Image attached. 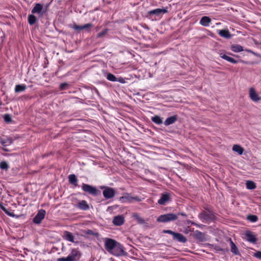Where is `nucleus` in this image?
Segmentation results:
<instances>
[{
    "label": "nucleus",
    "mask_w": 261,
    "mask_h": 261,
    "mask_svg": "<svg viewBox=\"0 0 261 261\" xmlns=\"http://www.w3.org/2000/svg\"><path fill=\"white\" fill-rule=\"evenodd\" d=\"M198 218L203 223H209L215 220L216 217L214 213L208 210H203L198 214Z\"/></svg>",
    "instance_id": "nucleus-1"
},
{
    "label": "nucleus",
    "mask_w": 261,
    "mask_h": 261,
    "mask_svg": "<svg viewBox=\"0 0 261 261\" xmlns=\"http://www.w3.org/2000/svg\"><path fill=\"white\" fill-rule=\"evenodd\" d=\"M119 200L121 203H133L134 201H141V198L138 196H133L131 194L125 193L123 196L119 198Z\"/></svg>",
    "instance_id": "nucleus-2"
},
{
    "label": "nucleus",
    "mask_w": 261,
    "mask_h": 261,
    "mask_svg": "<svg viewBox=\"0 0 261 261\" xmlns=\"http://www.w3.org/2000/svg\"><path fill=\"white\" fill-rule=\"evenodd\" d=\"M80 252L76 249H72L71 253L66 257L59 258L57 261H75L79 259Z\"/></svg>",
    "instance_id": "nucleus-3"
},
{
    "label": "nucleus",
    "mask_w": 261,
    "mask_h": 261,
    "mask_svg": "<svg viewBox=\"0 0 261 261\" xmlns=\"http://www.w3.org/2000/svg\"><path fill=\"white\" fill-rule=\"evenodd\" d=\"M178 218V215L173 213H168L164 215H162L158 217L157 221L162 223H167L171 221H173Z\"/></svg>",
    "instance_id": "nucleus-4"
},
{
    "label": "nucleus",
    "mask_w": 261,
    "mask_h": 261,
    "mask_svg": "<svg viewBox=\"0 0 261 261\" xmlns=\"http://www.w3.org/2000/svg\"><path fill=\"white\" fill-rule=\"evenodd\" d=\"M117 243V242L115 240L112 239L106 238L105 239V249L109 253H111Z\"/></svg>",
    "instance_id": "nucleus-5"
},
{
    "label": "nucleus",
    "mask_w": 261,
    "mask_h": 261,
    "mask_svg": "<svg viewBox=\"0 0 261 261\" xmlns=\"http://www.w3.org/2000/svg\"><path fill=\"white\" fill-rule=\"evenodd\" d=\"M171 201V195L170 193L164 192L161 194L160 198L158 200V203L160 205H165Z\"/></svg>",
    "instance_id": "nucleus-6"
},
{
    "label": "nucleus",
    "mask_w": 261,
    "mask_h": 261,
    "mask_svg": "<svg viewBox=\"0 0 261 261\" xmlns=\"http://www.w3.org/2000/svg\"><path fill=\"white\" fill-rule=\"evenodd\" d=\"M101 189H103L102 194L106 199H110L115 196V191L113 188L108 187H102Z\"/></svg>",
    "instance_id": "nucleus-7"
},
{
    "label": "nucleus",
    "mask_w": 261,
    "mask_h": 261,
    "mask_svg": "<svg viewBox=\"0 0 261 261\" xmlns=\"http://www.w3.org/2000/svg\"><path fill=\"white\" fill-rule=\"evenodd\" d=\"M168 12V8L167 7L163 8L162 9L158 8L148 11L147 16H150L152 15H155L157 16H160L163 14Z\"/></svg>",
    "instance_id": "nucleus-8"
},
{
    "label": "nucleus",
    "mask_w": 261,
    "mask_h": 261,
    "mask_svg": "<svg viewBox=\"0 0 261 261\" xmlns=\"http://www.w3.org/2000/svg\"><path fill=\"white\" fill-rule=\"evenodd\" d=\"M249 97L252 101L255 102H257L261 100V97L253 87H251L249 89Z\"/></svg>",
    "instance_id": "nucleus-9"
},
{
    "label": "nucleus",
    "mask_w": 261,
    "mask_h": 261,
    "mask_svg": "<svg viewBox=\"0 0 261 261\" xmlns=\"http://www.w3.org/2000/svg\"><path fill=\"white\" fill-rule=\"evenodd\" d=\"M123 246L118 242L117 243L111 254L115 256H121L124 254Z\"/></svg>",
    "instance_id": "nucleus-10"
},
{
    "label": "nucleus",
    "mask_w": 261,
    "mask_h": 261,
    "mask_svg": "<svg viewBox=\"0 0 261 261\" xmlns=\"http://www.w3.org/2000/svg\"><path fill=\"white\" fill-rule=\"evenodd\" d=\"M45 211L41 209L38 211L36 215L33 219V222L35 224H40L42 220L44 218L45 215Z\"/></svg>",
    "instance_id": "nucleus-11"
},
{
    "label": "nucleus",
    "mask_w": 261,
    "mask_h": 261,
    "mask_svg": "<svg viewBox=\"0 0 261 261\" xmlns=\"http://www.w3.org/2000/svg\"><path fill=\"white\" fill-rule=\"evenodd\" d=\"M82 190L93 195H96L97 194V189L96 188L92 187L90 185L83 184L82 186Z\"/></svg>",
    "instance_id": "nucleus-12"
},
{
    "label": "nucleus",
    "mask_w": 261,
    "mask_h": 261,
    "mask_svg": "<svg viewBox=\"0 0 261 261\" xmlns=\"http://www.w3.org/2000/svg\"><path fill=\"white\" fill-rule=\"evenodd\" d=\"M220 57L221 58L226 60L227 61L230 62L231 63H233V64H237L239 62L245 64H248L249 63L248 62L244 61L242 60H240L239 61H237V60H235L234 59H233L231 57H230L226 55L225 54H223L222 53L220 54Z\"/></svg>",
    "instance_id": "nucleus-13"
},
{
    "label": "nucleus",
    "mask_w": 261,
    "mask_h": 261,
    "mask_svg": "<svg viewBox=\"0 0 261 261\" xmlns=\"http://www.w3.org/2000/svg\"><path fill=\"white\" fill-rule=\"evenodd\" d=\"M217 33L220 36L225 39H229L232 36L228 29L218 30Z\"/></svg>",
    "instance_id": "nucleus-14"
},
{
    "label": "nucleus",
    "mask_w": 261,
    "mask_h": 261,
    "mask_svg": "<svg viewBox=\"0 0 261 261\" xmlns=\"http://www.w3.org/2000/svg\"><path fill=\"white\" fill-rule=\"evenodd\" d=\"M124 222V218L122 215H118L114 217L113 223L115 226H121Z\"/></svg>",
    "instance_id": "nucleus-15"
},
{
    "label": "nucleus",
    "mask_w": 261,
    "mask_h": 261,
    "mask_svg": "<svg viewBox=\"0 0 261 261\" xmlns=\"http://www.w3.org/2000/svg\"><path fill=\"white\" fill-rule=\"evenodd\" d=\"M63 238L69 242L73 243L74 242V237L73 234L68 231H64L63 232Z\"/></svg>",
    "instance_id": "nucleus-16"
},
{
    "label": "nucleus",
    "mask_w": 261,
    "mask_h": 261,
    "mask_svg": "<svg viewBox=\"0 0 261 261\" xmlns=\"http://www.w3.org/2000/svg\"><path fill=\"white\" fill-rule=\"evenodd\" d=\"M195 238L200 242H203L206 241L205 234L199 230H196L194 234Z\"/></svg>",
    "instance_id": "nucleus-17"
},
{
    "label": "nucleus",
    "mask_w": 261,
    "mask_h": 261,
    "mask_svg": "<svg viewBox=\"0 0 261 261\" xmlns=\"http://www.w3.org/2000/svg\"><path fill=\"white\" fill-rule=\"evenodd\" d=\"M211 19L208 16H203L200 21L199 23L204 27H208L210 25V23L211 22Z\"/></svg>",
    "instance_id": "nucleus-18"
},
{
    "label": "nucleus",
    "mask_w": 261,
    "mask_h": 261,
    "mask_svg": "<svg viewBox=\"0 0 261 261\" xmlns=\"http://www.w3.org/2000/svg\"><path fill=\"white\" fill-rule=\"evenodd\" d=\"M245 236L249 242L254 243L257 241L256 237L249 231L246 232Z\"/></svg>",
    "instance_id": "nucleus-19"
},
{
    "label": "nucleus",
    "mask_w": 261,
    "mask_h": 261,
    "mask_svg": "<svg viewBox=\"0 0 261 261\" xmlns=\"http://www.w3.org/2000/svg\"><path fill=\"white\" fill-rule=\"evenodd\" d=\"M229 241L230 242L231 252L235 255H240V252L239 251L238 247L235 245V244L233 242V241L231 240V239H229Z\"/></svg>",
    "instance_id": "nucleus-20"
},
{
    "label": "nucleus",
    "mask_w": 261,
    "mask_h": 261,
    "mask_svg": "<svg viewBox=\"0 0 261 261\" xmlns=\"http://www.w3.org/2000/svg\"><path fill=\"white\" fill-rule=\"evenodd\" d=\"M77 207L82 210H87L89 206L85 200H82L77 203Z\"/></svg>",
    "instance_id": "nucleus-21"
},
{
    "label": "nucleus",
    "mask_w": 261,
    "mask_h": 261,
    "mask_svg": "<svg viewBox=\"0 0 261 261\" xmlns=\"http://www.w3.org/2000/svg\"><path fill=\"white\" fill-rule=\"evenodd\" d=\"M43 9V6L41 4L37 3L36 4L33 8L32 9L31 12L32 14L39 13L41 12Z\"/></svg>",
    "instance_id": "nucleus-22"
},
{
    "label": "nucleus",
    "mask_w": 261,
    "mask_h": 261,
    "mask_svg": "<svg viewBox=\"0 0 261 261\" xmlns=\"http://www.w3.org/2000/svg\"><path fill=\"white\" fill-rule=\"evenodd\" d=\"M232 149L233 151L237 152L239 155L242 154L244 151V148L241 145L238 144L234 145Z\"/></svg>",
    "instance_id": "nucleus-23"
},
{
    "label": "nucleus",
    "mask_w": 261,
    "mask_h": 261,
    "mask_svg": "<svg viewBox=\"0 0 261 261\" xmlns=\"http://www.w3.org/2000/svg\"><path fill=\"white\" fill-rule=\"evenodd\" d=\"M230 48L234 53H239L244 50L243 46L240 44H232L231 45Z\"/></svg>",
    "instance_id": "nucleus-24"
},
{
    "label": "nucleus",
    "mask_w": 261,
    "mask_h": 261,
    "mask_svg": "<svg viewBox=\"0 0 261 261\" xmlns=\"http://www.w3.org/2000/svg\"><path fill=\"white\" fill-rule=\"evenodd\" d=\"M163 232L165 233H169L172 234L173 236V238L174 239H176L177 240L179 241V233L174 232L170 230H164Z\"/></svg>",
    "instance_id": "nucleus-25"
},
{
    "label": "nucleus",
    "mask_w": 261,
    "mask_h": 261,
    "mask_svg": "<svg viewBox=\"0 0 261 261\" xmlns=\"http://www.w3.org/2000/svg\"><path fill=\"white\" fill-rule=\"evenodd\" d=\"M176 116H174L169 117L166 119V120L164 122V124L166 126L170 125L171 124L174 123L176 121Z\"/></svg>",
    "instance_id": "nucleus-26"
},
{
    "label": "nucleus",
    "mask_w": 261,
    "mask_h": 261,
    "mask_svg": "<svg viewBox=\"0 0 261 261\" xmlns=\"http://www.w3.org/2000/svg\"><path fill=\"white\" fill-rule=\"evenodd\" d=\"M27 89V86L24 84L17 85L15 87V92L16 93L24 91Z\"/></svg>",
    "instance_id": "nucleus-27"
},
{
    "label": "nucleus",
    "mask_w": 261,
    "mask_h": 261,
    "mask_svg": "<svg viewBox=\"0 0 261 261\" xmlns=\"http://www.w3.org/2000/svg\"><path fill=\"white\" fill-rule=\"evenodd\" d=\"M133 218L136 220L138 223L140 224H144L145 221L137 213H134L133 215Z\"/></svg>",
    "instance_id": "nucleus-28"
},
{
    "label": "nucleus",
    "mask_w": 261,
    "mask_h": 261,
    "mask_svg": "<svg viewBox=\"0 0 261 261\" xmlns=\"http://www.w3.org/2000/svg\"><path fill=\"white\" fill-rule=\"evenodd\" d=\"M151 120L152 122H153L154 123L156 124H161L163 123V119L162 118L160 117L159 116L155 115L153 117H151Z\"/></svg>",
    "instance_id": "nucleus-29"
},
{
    "label": "nucleus",
    "mask_w": 261,
    "mask_h": 261,
    "mask_svg": "<svg viewBox=\"0 0 261 261\" xmlns=\"http://www.w3.org/2000/svg\"><path fill=\"white\" fill-rule=\"evenodd\" d=\"M246 186L247 189H249V190H253L256 188L255 184L252 181H250V180L247 181Z\"/></svg>",
    "instance_id": "nucleus-30"
},
{
    "label": "nucleus",
    "mask_w": 261,
    "mask_h": 261,
    "mask_svg": "<svg viewBox=\"0 0 261 261\" xmlns=\"http://www.w3.org/2000/svg\"><path fill=\"white\" fill-rule=\"evenodd\" d=\"M69 181L70 184L76 185L77 178L74 174H70L68 176Z\"/></svg>",
    "instance_id": "nucleus-31"
},
{
    "label": "nucleus",
    "mask_w": 261,
    "mask_h": 261,
    "mask_svg": "<svg viewBox=\"0 0 261 261\" xmlns=\"http://www.w3.org/2000/svg\"><path fill=\"white\" fill-rule=\"evenodd\" d=\"M36 20L37 18L35 15L31 14L28 16V22L30 25H33L35 24Z\"/></svg>",
    "instance_id": "nucleus-32"
},
{
    "label": "nucleus",
    "mask_w": 261,
    "mask_h": 261,
    "mask_svg": "<svg viewBox=\"0 0 261 261\" xmlns=\"http://www.w3.org/2000/svg\"><path fill=\"white\" fill-rule=\"evenodd\" d=\"M106 78L108 80L111 82H116L117 77L111 73H108L106 75Z\"/></svg>",
    "instance_id": "nucleus-33"
},
{
    "label": "nucleus",
    "mask_w": 261,
    "mask_h": 261,
    "mask_svg": "<svg viewBox=\"0 0 261 261\" xmlns=\"http://www.w3.org/2000/svg\"><path fill=\"white\" fill-rule=\"evenodd\" d=\"M108 31H109V29H107V28L105 29L101 32L98 33L97 34L96 37L97 38H101L103 37L107 34Z\"/></svg>",
    "instance_id": "nucleus-34"
},
{
    "label": "nucleus",
    "mask_w": 261,
    "mask_h": 261,
    "mask_svg": "<svg viewBox=\"0 0 261 261\" xmlns=\"http://www.w3.org/2000/svg\"><path fill=\"white\" fill-rule=\"evenodd\" d=\"M247 219L252 222H255L257 221L258 218L256 215H250L248 216Z\"/></svg>",
    "instance_id": "nucleus-35"
},
{
    "label": "nucleus",
    "mask_w": 261,
    "mask_h": 261,
    "mask_svg": "<svg viewBox=\"0 0 261 261\" xmlns=\"http://www.w3.org/2000/svg\"><path fill=\"white\" fill-rule=\"evenodd\" d=\"M0 207L1 208V209L8 216H11V217H14V214H13V213H11V212H9L8 211V210L5 208L4 206H3L2 205H0Z\"/></svg>",
    "instance_id": "nucleus-36"
},
{
    "label": "nucleus",
    "mask_w": 261,
    "mask_h": 261,
    "mask_svg": "<svg viewBox=\"0 0 261 261\" xmlns=\"http://www.w3.org/2000/svg\"><path fill=\"white\" fill-rule=\"evenodd\" d=\"M4 119L7 123H10L12 121V118L9 114H6L4 116Z\"/></svg>",
    "instance_id": "nucleus-37"
},
{
    "label": "nucleus",
    "mask_w": 261,
    "mask_h": 261,
    "mask_svg": "<svg viewBox=\"0 0 261 261\" xmlns=\"http://www.w3.org/2000/svg\"><path fill=\"white\" fill-rule=\"evenodd\" d=\"M2 143L4 146L9 145L12 143V140L11 138H7L6 141H2Z\"/></svg>",
    "instance_id": "nucleus-38"
},
{
    "label": "nucleus",
    "mask_w": 261,
    "mask_h": 261,
    "mask_svg": "<svg viewBox=\"0 0 261 261\" xmlns=\"http://www.w3.org/2000/svg\"><path fill=\"white\" fill-rule=\"evenodd\" d=\"M86 234H89V235H93L95 237H98L99 234L97 232H94L93 231L91 230H88L86 231Z\"/></svg>",
    "instance_id": "nucleus-39"
},
{
    "label": "nucleus",
    "mask_w": 261,
    "mask_h": 261,
    "mask_svg": "<svg viewBox=\"0 0 261 261\" xmlns=\"http://www.w3.org/2000/svg\"><path fill=\"white\" fill-rule=\"evenodd\" d=\"M68 85V84L67 83H61L60 85V89L61 90H65Z\"/></svg>",
    "instance_id": "nucleus-40"
},
{
    "label": "nucleus",
    "mask_w": 261,
    "mask_h": 261,
    "mask_svg": "<svg viewBox=\"0 0 261 261\" xmlns=\"http://www.w3.org/2000/svg\"><path fill=\"white\" fill-rule=\"evenodd\" d=\"M213 249L216 252L223 251V249L221 247H220L219 246H218V245H214Z\"/></svg>",
    "instance_id": "nucleus-41"
},
{
    "label": "nucleus",
    "mask_w": 261,
    "mask_h": 261,
    "mask_svg": "<svg viewBox=\"0 0 261 261\" xmlns=\"http://www.w3.org/2000/svg\"><path fill=\"white\" fill-rule=\"evenodd\" d=\"M92 27H93V24L91 23H87L84 24V25H82L83 30L88 29Z\"/></svg>",
    "instance_id": "nucleus-42"
},
{
    "label": "nucleus",
    "mask_w": 261,
    "mask_h": 261,
    "mask_svg": "<svg viewBox=\"0 0 261 261\" xmlns=\"http://www.w3.org/2000/svg\"><path fill=\"white\" fill-rule=\"evenodd\" d=\"M73 29L75 30H83L82 25H78L74 24L73 26Z\"/></svg>",
    "instance_id": "nucleus-43"
},
{
    "label": "nucleus",
    "mask_w": 261,
    "mask_h": 261,
    "mask_svg": "<svg viewBox=\"0 0 261 261\" xmlns=\"http://www.w3.org/2000/svg\"><path fill=\"white\" fill-rule=\"evenodd\" d=\"M254 256L258 259H261V251H256L254 253Z\"/></svg>",
    "instance_id": "nucleus-44"
},
{
    "label": "nucleus",
    "mask_w": 261,
    "mask_h": 261,
    "mask_svg": "<svg viewBox=\"0 0 261 261\" xmlns=\"http://www.w3.org/2000/svg\"><path fill=\"white\" fill-rule=\"evenodd\" d=\"M0 168L2 169L7 170L9 168L8 164H0Z\"/></svg>",
    "instance_id": "nucleus-45"
},
{
    "label": "nucleus",
    "mask_w": 261,
    "mask_h": 261,
    "mask_svg": "<svg viewBox=\"0 0 261 261\" xmlns=\"http://www.w3.org/2000/svg\"><path fill=\"white\" fill-rule=\"evenodd\" d=\"M116 80H117L116 82H118L120 83L123 84V83H125V82L124 79L121 77H118V78L117 77Z\"/></svg>",
    "instance_id": "nucleus-46"
},
{
    "label": "nucleus",
    "mask_w": 261,
    "mask_h": 261,
    "mask_svg": "<svg viewBox=\"0 0 261 261\" xmlns=\"http://www.w3.org/2000/svg\"><path fill=\"white\" fill-rule=\"evenodd\" d=\"M187 241V239L183 235L180 234V242L185 243Z\"/></svg>",
    "instance_id": "nucleus-47"
},
{
    "label": "nucleus",
    "mask_w": 261,
    "mask_h": 261,
    "mask_svg": "<svg viewBox=\"0 0 261 261\" xmlns=\"http://www.w3.org/2000/svg\"><path fill=\"white\" fill-rule=\"evenodd\" d=\"M191 224H193L195 225H196V224H195L194 223L190 221H187V222H186V225L188 227H189V226H190V225Z\"/></svg>",
    "instance_id": "nucleus-48"
},
{
    "label": "nucleus",
    "mask_w": 261,
    "mask_h": 261,
    "mask_svg": "<svg viewBox=\"0 0 261 261\" xmlns=\"http://www.w3.org/2000/svg\"><path fill=\"white\" fill-rule=\"evenodd\" d=\"M206 246L210 248H213L214 247V245L207 243V244H206Z\"/></svg>",
    "instance_id": "nucleus-49"
},
{
    "label": "nucleus",
    "mask_w": 261,
    "mask_h": 261,
    "mask_svg": "<svg viewBox=\"0 0 261 261\" xmlns=\"http://www.w3.org/2000/svg\"><path fill=\"white\" fill-rule=\"evenodd\" d=\"M100 29V27L99 26H97L95 27V29L96 31H98L99 30V29Z\"/></svg>",
    "instance_id": "nucleus-50"
},
{
    "label": "nucleus",
    "mask_w": 261,
    "mask_h": 261,
    "mask_svg": "<svg viewBox=\"0 0 261 261\" xmlns=\"http://www.w3.org/2000/svg\"><path fill=\"white\" fill-rule=\"evenodd\" d=\"M112 210V207L111 206H109L107 208V211L108 212H109L110 210Z\"/></svg>",
    "instance_id": "nucleus-51"
},
{
    "label": "nucleus",
    "mask_w": 261,
    "mask_h": 261,
    "mask_svg": "<svg viewBox=\"0 0 261 261\" xmlns=\"http://www.w3.org/2000/svg\"><path fill=\"white\" fill-rule=\"evenodd\" d=\"M184 232L186 233H188L189 232V230H188L187 229H186L185 230V231H184Z\"/></svg>",
    "instance_id": "nucleus-52"
},
{
    "label": "nucleus",
    "mask_w": 261,
    "mask_h": 261,
    "mask_svg": "<svg viewBox=\"0 0 261 261\" xmlns=\"http://www.w3.org/2000/svg\"><path fill=\"white\" fill-rule=\"evenodd\" d=\"M180 216H186V215L184 213H180Z\"/></svg>",
    "instance_id": "nucleus-53"
},
{
    "label": "nucleus",
    "mask_w": 261,
    "mask_h": 261,
    "mask_svg": "<svg viewBox=\"0 0 261 261\" xmlns=\"http://www.w3.org/2000/svg\"><path fill=\"white\" fill-rule=\"evenodd\" d=\"M0 163L4 164V163H7L5 161H3V162H1Z\"/></svg>",
    "instance_id": "nucleus-54"
},
{
    "label": "nucleus",
    "mask_w": 261,
    "mask_h": 261,
    "mask_svg": "<svg viewBox=\"0 0 261 261\" xmlns=\"http://www.w3.org/2000/svg\"><path fill=\"white\" fill-rule=\"evenodd\" d=\"M63 248H64V246H63V247L62 248V250H63Z\"/></svg>",
    "instance_id": "nucleus-55"
}]
</instances>
